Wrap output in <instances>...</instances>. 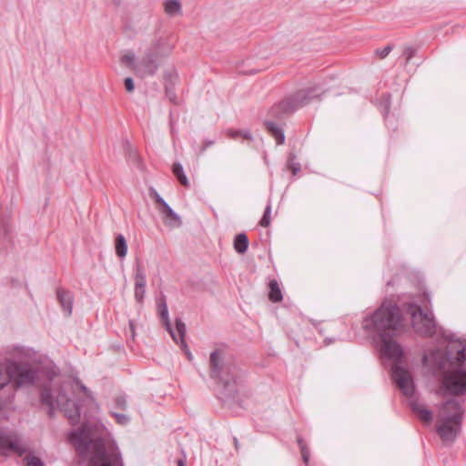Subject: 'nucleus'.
Masks as SVG:
<instances>
[{"mask_svg":"<svg viewBox=\"0 0 466 466\" xmlns=\"http://www.w3.org/2000/svg\"><path fill=\"white\" fill-rule=\"evenodd\" d=\"M177 79V73L175 69L170 68L164 73V80L165 86L168 85L169 86H173Z\"/></svg>","mask_w":466,"mask_h":466,"instance_id":"nucleus-27","label":"nucleus"},{"mask_svg":"<svg viewBox=\"0 0 466 466\" xmlns=\"http://www.w3.org/2000/svg\"><path fill=\"white\" fill-rule=\"evenodd\" d=\"M158 312H159V316L164 323L166 329L169 332V334L171 335L174 341H177L176 332L173 329L171 323H170L168 309H167V305L165 300H162L161 302H159Z\"/></svg>","mask_w":466,"mask_h":466,"instance_id":"nucleus-15","label":"nucleus"},{"mask_svg":"<svg viewBox=\"0 0 466 466\" xmlns=\"http://www.w3.org/2000/svg\"><path fill=\"white\" fill-rule=\"evenodd\" d=\"M319 93L317 87H309L298 91L293 99L296 106H303L307 105L311 99L318 97Z\"/></svg>","mask_w":466,"mask_h":466,"instance_id":"nucleus-13","label":"nucleus"},{"mask_svg":"<svg viewBox=\"0 0 466 466\" xmlns=\"http://www.w3.org/2000/svg\"><path fill=\"white\" fill-rule=\"evenodd\" d=\"M411 317V324L417 334L423 337L449 338L445 330L437 324L431 310H422L420 306L409 305Z\"/></svg>","mask_w":466,"mask_h":466,"instance_id":"nucleus-7","label":"nucleus"},{"mask_svg":"<svg viewBox=\"0 0 466 466\" xmlns=\"http://www.w3.org/2000/svg\"><path fill=\"white\" fill-rule=\"evenodd\" d=\"M135 286H138L139 288L146 287V273L143 267L139 264L136 267Z\"/></svg>","mask_w":466,"mask_h":466,"instance_id":"nucleus-25","label":"nucleus"},{"mask_svg":"<svg viewBox=\"0 0 466 466\" xmlns=\"http://www.w3.org/2000/svg\"><path fill=\"white\" fill-rule=\"evenodd\" d=\"M80 387H81V390L86 394V396L88 398H91V394H90L89 390H87V388L84 385H81Z\"/></svg>","mask_w":466,"mask_h":466,"instance_id":"nucleus-47","label":"nucleus"},{"mask_svg":"<svg viewBox=\"0 0 466 466\" xmlns=\"http://www.w3.org/2000/svg\"><path fill=\"white\" fill-rule=\"evenodd\" d=\"M171 50L172 47L165 40H155L135 66L136 73L140 77L153 76Z\"/></svg>","mask_w":466,"mask_h":466,"instance_id":"nucleus-5","label":"nucleus"},{"mask_svg":"<svg viewBox=\"0 0 466 466\" xmlns=\"http://www.w3.org/2000/svg\"><path fill=\"white\" fill-rule=\"evenodd\" d=\"M248 248V239L246 234L241 233L236 236L234 240V248L239 253L243 254L247 251Z\"/></svg>","mask_w":466,"mask_h":466,"instance_id":"nucleus-20","label":"nucleus"},{"mask_svg":"<svg viewBox=\"0 0 466 466\" xmlns=\"http://www.w3.org/2000/svg\"><path fill=\"white\" fill-rule=\"evenodd\" d=\"M68 438L79 454L90 452V466H122L115 442L98 438L90 425L84 424L77 431H72Z\"/></svg>","mask_w":466,"mask_h":466,"instance_id":"nucleus-1","label":"nucleus"},{"mask_svg":"<svg viewBox=\"0 0 466 466\" xmlns=\"http://www.w3.org/2000/svg\"><path fill=\"white\" fill-rule=\"evenodd\" d=\"M290 167L292 168L293 175H296L300 170V166L298 163H292Z\"/></svg>","mask_w":466,"mask_h":466,"instance_id":"nucleus-46","label":"nucleus"},{"mask_svg":"<svg viewBox=\"0 0 466 466\" xmlns=\"http://www.w3.org/2000/svg\"><path fill=\"white\" fill-rule=\"evenodd\" d=\"M392 50V46L388 45L381 49H376L375 54L380 58H385Z\"/></svg>","mask_w":466,"mask_h":466,"instance_id":"nucleus-35","label":"nucleus"},{"mask_svg":"<svg viewBox=\"0 0 466 466\" xmlns=\"http://www.w3.org/2000/svg\"><path fill=\"white\" fill-rule=\"evenodd\" d=\"M159 206H161V208H159L160 212L162 213V215H164L165 213L167 212V210H170L172 209V208L164 200Z\"/></svg>","mask_w":466,"mask_h":466,"instance_id":"nucleus-42","label":"nucleus"},{"mask_svg":"<svg viewBox=\"0 0 466 466\" xmlns=\"http://www.w3.org/2000/svg\"><path fill=\"white\" fill-rule=\"evenodd\" d=\"M240 133H241V130H232V129H229V130L228 131V135L231 138H233V139H235V138H237L238 137H239V136H240Z\"/></svg>","mask_w":466,"mask_h":466,"instance_id":"nucleus-44","label":"nucleus"},{"mask_svg":"<svg viewBox=\"0 0 466 466\" xmlns=\"http://www.w3.org/2000/svg\"><path fill=\"white\" fill-rule=\"evenodd\" d=\"M463 409L461 403L455 400H450L441 406L436 430L445 444L455 441L461 430Z\"/></svg>","mask_w":466,"mask_h":466,"instance_id":"nucleus-3","label":"nucleus"},{"mask_svg":"<svg viewBox=\"0 0 466 466\" xmlns=\"http://www.w3.org/2000/svg\"><path fill=\"white\" fill-rule=\"evenodd\" d=\"M265 126L267 130L276 139L279 145H281L285 142V135L283 129L280 127L272 121L265 122Z\"/></svg>","mask_w":466,"mask_h":466,"instance_id":"nucleus-17","label":"nucleus"},{"mask_svg":"<svg viewBox=\"0 0 466 466\" xmlns=\"http://www.w3.org/2000/svg\"><path fill=\"white\" fill-rule=\"evenodd\" d=\"M10 383V378L6 372L5 365H0V390Z\"/></svg>","mask_w":466,"mask_h":466,"instance_id":"nucleus-28","label":"nucleus"},{"mask_svg":"<svg viewBox=\"0 0 466 466\" xmlns=\"http://www.w3.org/2000/svg\"><path fill=\"white\" fill-rule=\"evenodd\" d=\"M213 143H214L213 141H207L205 143V147L202 148V152H204L206 150L207 147L213 145Z\"/></svg>","mask_w":466,"mask_h":466,"instance_id":"nucleus-49","label":"nucleus"},{"mask_svg":"<svg viewBox=\"0 0 466 466\" xmlns=\"http://www.w3.org/2000/svg\"><path fill=\"white\" fill-rule=\"evenodd\" d=\"M173 173L178 179V181L181 183V185L185 187L189 186V181L187 177V176L184 173L183 167L180 163H175L173 166Z\"/></svg>","mask_w":466,"mask_h":466,"instance_id":"nucleus-23","label":"nucleus"},{"mask_svg":"<svg viewBox=\"0 0 466 466\" xmlns=\"http://www.w3.org/2000/svg\"><path fill=\"white\" fill-rule=\"evenodd\" d=\"M447 339H451L452 341V344L451 345V350L456 348L457 344L459 349L457 350L456 353V360L459 363H462L466 360V340L465 339H459L458 341L453 340V336L449 335V338Z\"/></svg>","mask_w":466,"mask_h":466,"instance_id":"nucleus-16","label":"nucleus"},{"mask_svg":"<svg viewBox=\"0 0 466 466\" xmlns=\"http://www.w3.org/2000/svg\"><path fill=\"white\" fill-rule=\"evenodd\" d=\"M146 293V287L139 288L138 286H135V299L137 302H142Z\"/></svg>","mask_w":466,"mask_h":466,"instance_id":"nucleus-34","label":"nucleus"},{"mask_svg":"<svg viewBox=\"0 0 466 466\" xmlns=\"http://www.w3.org/2000/svg\"><path fill=\"white\" fill-rule=\"evenodd\" d=\"M269 294L268 299L272 302H279L282 299V293L277 280H271L269 282Z\"/></svg>","mask_w":466,"mask_h":466,"instance_id":"nucleus-22","label":"nucleus"},{"mask_svg":"<svg viewBox=\"0 0 466 466\" xmlns=\"http://www.w3.org/2000/svg\"><path fill=\"white\" fill-rule=\"evenodd\" d=\"M0 450L4 453L14 451L22 454L25 451V447L16 433L13 431H1Z\"/></svg>","mask_w":466,"mask_h":466,"instance_id":"nucleus-11","label":"nucleus"},{"mask_svg":"<svg viewBox=\"0 0 466 466\" xmlns=\"http://www.w3.org/2000/svg\"><path fill=\"white\" fill-rule=\"evenodd\" d=\"M412 410L415 412V414L424 422L430 423L432 420V413L431 411L427 409L424 405L419 403V402H413L411 404Z\"/></svg>","mask_w":466,"mask_h":466,"instance_id":"nucleus-18","label":"nucleus"},{"mask_svg":"<svg viewBox=\"0 0 466 466\" xmlns=\"http://www.w3.org/2000/svg\"><path fill=\"white\" fill-rule=\"evenodd\" d=\"M414 49L411 47H408L404 50V55L406 56L407 61H409L414 56Z\"/></svg>","mask_w":466,"mask_h":466,"instance_id":"nucleus-43","label":"nucleus"},{"mask_svg":"<svg viewBox=\"0 0 466 466\" xmlns=\"http://www.w3.org/2000/svg\"><path fill=\"white\" fill-rule=\"evenodd\" d=\"M165 11L169 15H176L181 12V5L177 0H168L165 3Z\"/></svg>","mask_w":466,"mask_h":466,"instance_id":"nucleus-24","label":"nucleus"},{"mask_svg":"<svg viewBox=\"0 0 466 466\" xmlns=\"http://www.w3.org/2000/svg\"><path fill=\"white\" fill-rule=\"evenodd\" d=\"M112 415L115 417L116 422L122 426L127 425L130 420L129 417L125 414L113 412Z\"/></svg>","mask_w":466,"mask_h":466,"instance_id":"nucleus-33","label":"nucleus"},{"mask_svg":"<svg viewBox=\"0 0 466 466\" xmlns=\"http://www.w3.org/2000/svg\"><path fill=\"white\" fill-rule=\"evenodd\" d=\"M181 350L186 353L188 360H193V355L191 351L189 350V348L186 342V339H182V343H179Z\"/></svg>","mask_w":466,"mask_h":466,"instance_id":"nucleus-37","label":"nucleus"},{"mask_svg":"<svg viewBox=\"0 0 466 466\" xmlns=\"http://www.w3.org/2000/svg\"><path fill=\"white\" fill-rule=\"evenodd\" d=\"M381 339L380 350L387 358L398 361L403 355L401 346L392 339V336L383 335Z\"/></svg>","mask_w":466,"mask_h":466,"instance_id":"nucleus-12","label":"nucleus"},{"mask_svg":"<svg viewBox=\"0 0 466 466\" xmlns=\"http://www.w3.org/2000/svg\"><path fill=\"white\" fill-rule=\"evenodd\" d=\"M165 89H166V94H167V97L169 98V100L173 103H176L177 102L176 95H175L174 91L172 90V86L166 85Z\"/></svg>","mask_w":466,"mask_h":466,"instance_id":"nucleus-39","label":"nucleus"},{"mask_svg":"<svg viewBox=\"0 0 466 466\" xmlns=\"http://www.w3.org/2000/svg\"><path fill=\"white\" fill-rule=\"evenodd\" d=\"M185 464H186L185 459L177 460V466H185Z\"/></svg>","mask_w":466,"mask_h":466,"instance_id":"nucleus-50","label":"nucleus"},{"mask_svg":"<svg viewBox=\"0 0 466 466\" xmlns=\"http://www.w3.org/2000/svg\"><path fill=\"white\" fill-rule=\"evenodd\" d=\"M270 213H271V206L270 204H268L267 207H266V209H265V212H264V215L260 220V226L263 227V228H267L269 226L270 224Z\"/></svg>","mask_w":466,"mask_h":466,"instance_id":"nucleus-30","label":"nucleus"},{"mask_svg":"<svg viewBox=\"0 0 466 466\" xmlns=\"http://www.w3.org/2000/svg\"><path fill=\"white\" fill-rule=\"evenodd\" d=\"M234 444H235V448L238 450V441L237 440V438H234Z\"/></svg>","mask_w":466,"mask_h":466,"instance_id":"nucleus-51","label":"nucleus"},{"mask_svg":"<svg viewBox=\"0 0 466 466\" xmlns=\"http://www.w3.org/2000/svg\"><path fill=\"white\" fill-rule=\"evenodd\" d=\"M41 402L49 408L50 415H53L56 406H57L64 412L65 416L67 417L71 424L75 425L79 421V405L69 400L63 390H58L55 400L51 390L45 387L41 391Z\"/></svg>","mask_w":466,"mask_h":466,"instance_id":"nucleus-9","label":"nucleus"},{"mask_svg":"<svg viewBox=\"0 0 466 466\" xmlns=\"http://www.w3.org/2000/svg\"><path fill=\"white\" fill-rule=\"evenodd\" d=\"M135 60L136 56L133 53L126 54L122 57V63L125 64L127 67L132 68L133 70H135V66L137 65V63H135Z\"/></svg>","mask_w":466,"mask_h":466,"instance_id":"nucleus-29","label":"nucleus"},{"mask_svg":"<svg viewBox=\"0 0 466 466\" xmlns=\"http://www.w3.org/2000/svg\"><path fill=\"white\" fill-rule=\"evenodd\" d=\"M116 404L118 408L126 410L127 406V400L125 396H117L116 398Z\"/></svg>","mask_w":466,"mask_h":466,"instance_id":"nucleus-36","label":"nucleus"},{"mask_svg":"<svg viewBox=\"0 0 466 466\" xmlns=\"http://www.w3.org/2000/svg\"><path fill=\"white\" fill-rule=\"evenodd\" d=\"M26 466H45L44 462L35 455H28L25 458Z\"/></svg>","mask_w":466,"mask_h":466,"instance_id":"nucleus-32","label":"nucleus"},{"mask_svg":"<svg viewBox=\"0 0 466 466\" xmlns=\"http://www.w3.org/2000/svg\"><path fill=\"white\" fill-rule=\"evenodd\" d=\"M164 224L171 228H177L181 225V219L173 209L167 210L163 215Z\"/></svg>","mask_w":466,"mask_h":466,"instance_id":"nucleus-19","label":"nucleus"},{"mask_svg":"<svg viewBox=\"0 0 466 466\" xmlns=\"http://www.w3.org/2000/svg\"><path fill=\"white\" fill-rule=\"evenodd\" d=\"M423 361L434 373L443 371L441 390L444 394L459 396L466 392V370L461 368L446 370L451 363L445 352L437 350L425 354Z\"/></svg>","mask_w":466,"mask_h":466,"instance_id":"nucleus-2","label":"nucleus"},{"mask_svg":"<svg viewBox=\"0 0 466 466\" xmlns=\"http://www.w3.org/2000/svg\"><path fill=\"white\" fill-rule=\"evenodd\" d=\"M10 383L18 389L34 385L39 377V365L30 361L10 360L5 365Z\"/></svg>","mask_w":466,"mask_h":466,"instance_id":"nucleus-8","label":"nucleus"},{"mask_svg":"<svg viewBox=\"0 0 466 466\" xmlns=\"http://www.w3.org/2000/svg\"><path fill=\"white\" fill-rule=\"evenodd\" d=\"M149 194H150L151 198H153L155 199L157 204L160 205L164 201V198L159 196V194L156 191V189L151 188Z\"/></svg>","mask_w":466,"mask_h":466,"instance_id":"nucleus-40","label":"nucleus"},{"mask_svg":"<svg viewBox=\"0 0 466 466\" xmlns=\"http://www.w3.org/2000/svg\"><path fill=\"white\" fill-rule=\"evenodd\" d=\"M129 328H130V331L132 333V337L134 338L135 337V327H134V323L132 321L129 322Z\"/></svg>","mask_w":466,"mask_h":466,"instance_id":"nucleus-48","label":"nucleus"},{"mask_svg":"<svg viewBox=\"0 0 466 466\" xmlns=\"http://www.w3.org/2000/svg\"><path fill=\"white\" fill-rule=\"evenodd\" d=\"M239 137H242L243 138L248 139V140L252 138V135L248 130H241Z\"/></svg>","mask_w":466,"mask_h":466,"instance_id":"nucleus-45","label":"nucleus"},{"mask_svg":"<svg viewBox=\"0 0 466 466\" xmlns=\"http://www.w3.org/2000/svg\"><path fill=\"white\" fill-rule=\"evenodd\" d=\"M159 206H161V208H159L160 212L162 213V215H164L165 213L167 212V210H170L172 209V208L164 200Z\"/></svg>","mask_w":466,"mask_h":466,"instance_id":"nucleus-41","label":"nucleus"},{"mask_svg":"<svg viewBox=\"0 0 466 466\" xmlns=\"http://www.w3.org/2000/svg\"><path fill=\"white\" fill-rule=\"evenodd\" d=\"M370 323L380 338L394 336L403 328L400 309L395 303L385 300L381 306L370 316Z\"/></svg>","mask_w":466,"mask_h":466,"instance_id":"nucleus-4","label":"nucleus"},{"mask_svg":"<svg viewBox=\"0 0 466 466\" xmlns=\"http://www.w3.org/2000/svg\"><path fill=\"white\" fill-rule=\"evenodd\" d=\"M210 378L216 380L228 391V395L236 392V377L238 369L225 361L224 352L217 350L209 357Z\"/></svg>","mask_w":466,"mask_h":466,"instance_id":"nucleus-6","label":"nucleus"},{"mask_svg":"<svg viewBox=\"0 0 466 466\" xmlns=\"http://www.w3.org/2000/svg\"><path fill=\"white\" fill-rule=\"evenodd\" d=\"M116 253L119 258H125L127 253V244L125 237L121 234L116 237L115 242Z\"/></svg>","mask_w":466,"mask_h":466,"instance_id":"nucleus-21","label":"nucleus"},{"mask_svg":"<svg viewBox=\"0 0 466 466\" xmlns=\"http://www.w3.org/2000/svg\"><path fill=\"white\" fill-rule=\"evenodd\" d=\"M392 379L405 396L411 397L414 394L413 380L408 370L394 364Z\"/></svg>","mask_w":466,"mask_h":466,"instance_id":"nucleus-10","label":"nucleus"},{"mask_svg":"<svg viewBox=\"0 0 466 466\" xmlns=\"http://www.w3.org/2000/svg\"><path fill=\"white\" fill-rule=\"evenodd\" d=\"M125 87H126V90L129 93L133 92L134 89H135V85H134V81L131 77H127L125 79Z\"/></svg>","mask_w":466,"mask_h":466,"instance_id":"nucleus-38","label":"nucleus"},{"mask_svg":"<svg viewBox=\"0 0 466 466\" xmlns=\"http://www.w3.org/2000/svg\"><path fill=\"white\" fill-rule=\"evenodd\" d=\"M57 299L66 312V315L68 317L72 314L73 310V294L65 289L57 290Z\"/></svg>","mask_w":466,"mask_h":466,"instance_id":"nucleus-14","label":"nucleus"},{"mask_svg":"<svg viewBox=\"0 0 466 466\" xmlns=\"http://www.w3.org/2000/svg\"><path fill=\"white\" fill-rule=\"evenodd\" d=\"M176 329L177 332V334L176 333L177 339L176 342L178 344L182 343V339H185L186 337L187 328L186 324L180 319H176Z\"/></svg>","mask_w":466,"mask_h":466,"instance_id":"nucleus-26","label":"nucleus"},{"mask_svg":"<svg viewBox=\"0 0 466 466\" xmlns=\"http://www.w3.org/2000/svg\"><path fill=\"white\" fill-rule=\"evenodd\" d=\"M298 442H299V448H300V452H301V456H302L303 461L305 462V464H308L309 463V451L306 447L304 441L301 439H299Z\"/></svg>","mask_w":466,"mask_h":466,"instance_id":"nucleus-31","label":"nucleus"}]
</instances>
